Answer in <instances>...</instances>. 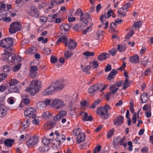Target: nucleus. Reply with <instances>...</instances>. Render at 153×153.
<instances>
[{
  "label": "nucleus",
  "instance_id": "f257e3e1",
  "mask_svg": "<svg viewBox=\"0 0 153 153\" xmlns=\"http://www.w3.org/2000/svg\"><path fill=\"white\" fill-rule=\"evenodd\" d=\"M42 85V83L40 80H34L31 82L28 91L31 95H34L41 90Z\"/></svg>",
  "mask_w": 153,
  "mask_h": 153
},
{
  "label": "nucleus",
  "instance_id": "f03ea898",
  "mask_svg": "<svg viewBox=\"0 0 153 153\" xmlns=\"http://www.w3.org/2000/svg\"><path fill=\"white\" fill-rule=\"evenodd\" d=\"M107 85H103L101 83H99L91 86L88 89V92L91 93H92L95 91L102 92L106 88Z\"/></svg>",
  "mask_w": 153,
  "mask_h": 153
},
{
  "label": "nucleus",
  "instance_id": "7ed1b4c3",
  "mask_svg": "<svg viewBox=\"0 0 153 153\" xmlns=\"http://www.w3.org/2000/svg\"><path fill=\"white\" fill-rule=\"evenodd\" d=\"M109 106L107 105L103 107H99L97 110V113L100 117L103 119H106L108 117V108Z\"/></svg>",
  "mask_w": 153,
  "mask_h": 153
},
{
  "label": "nucleus",
  "instance_id": "20e7f679",
  "mask_svg": "<svg viewBox=\"0 0 153 153\" xmlns=\"http://www.w3.org/2000/svg\"><path fill=\"white\" fill-rule=\"evenodd\" d=\"M22 25L20 22H14L11 24L9 28V32L11 34H14L20 30Z\"/></svg>",
  "mask_w": 153,
  "mask_h": 153
},
{
  "label": "nucleus",
  "instance_id": "39448f33",
  "mask_svg": "<svg viewBox=\"0 0 153 153\" xmlns=\"http://www.w3.org/2000/svg\"><path fill=\"white\" fill-rule=\"evenodd\" d=\"M83 15V13L82 10L80 8L77 9L74 13V15L75 16H80V27L82 28L85 27L88 24V21L82 17Z\"/></svg>",
  "mask_w": 153,
  "mask_h": 153
},
{
  "label": "nucleus",
  "instance_id": "423d86ee",
  "mask_svg": "<svg viewBox=\"0 0 153 153\" xmlns=\"http://www.w3.org/2000/svg\"><path fill=\"white\" fill-rule=\"evenodd\" d=\"M51 104L52 107L56 108V109H61L66 105L63 101L57 99L52 100Z\"/></svg>",
  "mask_w": 153,
  "mask_h": 153
},
{
  "label": "nucleus",
  "instance_id": "0eeeda50",
  "mask_svg": "<svg viewBox=\"0 0 153 153\" xmlns=\"http://www.w3.org/2000/svg\"><path fill=\"white\" fill-rule=\"evenodd\" d=\"M13 42V39L8 37L1 40L0 41V45L3 48H8L11 46Z\"/></svg>",
  "mask_w": 153,
  "mask_h": 153
},
{
  "label": "nucleus",
  "instance_id": "6e6552de",
  "mask_svg": "<svg viewBox=\"0 0 153 153\" xmlns=\"http://www.w3.org/2000/svg\"><path fill=\"white\" fill-rule=\"evenodd\" d=\"M75 135L77 136L76 139L78 143L84 141L85 139V135L84 133H81V129L77 128L75 129Z\"/></svg>",
  "mask_w": 153,
  "mask_h": 153
},
{
  "label": "nucleus",
  "instance_id": "1a4fd4ad",
  "mask_svg": "<svg viewBox=\"0 0 153 153\" xmlns=\"http://www.w3.org/2000/svg\"><path fill=\"white\" fill-rule=\"evenodd\" d=\"M24 115L26 118L27 117L35 118L36 116V109L34 108H30L25 111Z\"/></svg>",
  "mask_w": 153,
  "mask_h": 153
},
{
  "label": "nucleus",
  "instance_id": "9d476101",
  "mask_svg": "<svg viewBox=\"0 0 153 153\" xmlns=\"http://www.w3.org/2000/svg\"><path fill=\"white\" fill-rule=\"evenodd\" d=\"M38 141V137L35 136L31 137L27 141L26 144L29 147H31L36 144Z\"/></svg>",
  "mask_w": 153,
  "mask_h": 153
},
{
  "label": "nucleus",
  "instance_id": "9b49d317",
  "mask_svg": "<svg viewBox=\"0 0 153 153\" xmlns=\"http://www.w3.org/2000/svg\"><path fill=\"white\" fill-rule=\"evenodd\" d=\"M123 117L121 116H120L116 118L113 120L114 125L116 126H120L123 123Z\"/></svg>",
  "mask_w": 153,
  "mask_h": 153
},
{
  "label": "nucleus",
  "instance_id": "f8f14e48",
  "mask_svg": "<svg viewBox=\"0 0 153 153\" xmlns=\"http://www.w3.org/2000/svg\"><path fill=\"white\" fill-rule=\"evenodd\" d=\"M30 12L31 15L33 17L36 18H38L39 17V12L36 7L31 6L30 8Z\"/></svg>",
  "mask_w": 153,
  "mask_h": 153
},
{
  "label": "nucleus",
  "instance_id": "ddd939ff",
  "mask_svg": "<svg viewBox=\"0 0 153 153\" xmlns=\"http://www.w3.org/2000/svg\"><path fill=\"white\" fill-rule=\"evenodd\" d=\"M70 27L69 25L67 24H62L60 26V30L62 33L63 34L67 33L70 29Z\"/></svg>",
  "mask_w": 153,
  "mask_h": 153
},
{
  "label": "nucleus",
  "instance_id": "4468645a",
  "mask_svg": "<svg viewBox=\"0 0 153 153\" xmlns=\"http://www.w3.org/2000/svg\"><path fill=\"white\" fill-rule=\"evenodd\" d=\"M55 91L54 87L51 86L45 90L43 92V94L45 96L51 95L54 93Z\"/></svg>",
  "mask_w": 153,
  "mask_h": 153
},
{
  "label": "nucleus",
  "instance_id": "2eb2a0df",
  "mask_svg": "<svg viewBox=\"0 0 153 153\" xmlns=\"http://www.w3.org/2000/svg\"><path fill=\"white\" fill-rule=\"evenodd\" d=\"M77 43L74 40L71 39H70L68 40V47L69 49L73 50L76 47Z\"/></svg>",
  "mask_w": 153,
  "mask_h": 153
},
{
  "label": "nucleus",
  "instance_id": "dca6fc26",
  "mask_svg": "<svg viewBox=\"0 0 153 153\" xmlns=\"http://www.w3.org/2000/svg\"><path fill=\"white\" fill-rule=\"evenodd\" d=\"M139 59V56L137 54L131 56L129 58V61L134 64L138 63L140 61Z\"/></svg>",
  "mask_w": 153,
  "mask_h": 153
},
{
  "label": "nucleus",
  "instance_id": "f3484780",
  "mask_svg": "<svg viewBox=\"0 0 153 153\" xmlns=\"http://www.w3.org/2000/svg\"><path fill=\"white\" fill-rule=\"evenodd\" d=\"M7 108L3 104H0V117H4L7 113Z\"/></svg>",
  "mask_w": 153,
  "mask_h": 153
},
{
  "label": "nucleus",
  "instance_id": "a211bd4d",
  "mask_svg": "<svg viewBox=\"0 0 153 153\" xmlns=\"http://www.w3.org/2000/svg\"><path fill=\"white\" fill-rule=\"evenodd\" d=\"M110 55L106 53H103L100 54L97 57V59L100 61L105 60L109 57Z\"/></svg>",
  "mask_w": 153,
  "mask_h": 153
},
{
  "label": "nucleus",
  "instance_id": "6ab92c4d",
  "mask_svg": "<svg viewBox=\"0 0 153 153\" xmlns=\"http://www.w3.org/2000/svg\"><path fill=\"white\" fill-rule=\"evenodd\" d=\"M67 39V37L66 36H63L59 38L57 41L56 43L58 45L59 42H62L64 43L65 46H68Z\"/></svg>",
  "mask_w": 153,
  "mask_h": 153
},
{
  "label": "nucleus",
  "instance_id": "aec40b11",
  "mask_svg": "<svg viewBox=\"0 0 153 153\" xmlns=\"http://www.w3.org/2000/svg\"><path fill=\"white\" fill-rule=\"evenodd\" d=\"M117 71L114 69H112L109 74L107 77V79L110 81L111 80L114 78V76L117 73Z\"/></svg>",
  "mask_w": 153,
  "mask_h": 153
},
{
  "label": "nucleus",
  "instance_id": "412c9836",
  "mask_svg": "<svg viewBox=\"0 0 153 153\" xmlns=\"http://www.w3.org/2000/svg\"><path fill=\"white\" fill-rule=\"evenodd\" d=\"M66 137L65 136L62 134H61L60 135L58 136H56V140L57 142L61 143L65 140Z\"/></svg>",
  "mask_w": 153,
  "mask_h": 153
},
{
  "label": "nucleus",
  "instance_id": "4be33fe9",
  "mask_svg": "<svg viewBox=\"0 0 153 153\" xmlns=\"http://www.w3.org/2000/svg\"><path fill=\"white\" fill-rule=\"evenodd\" d=\"M106 18V16L105 17V16L102 15L100 17V19L102 25L105 24V26L104 27L105 29H107L108 25V21L105 22V20Z\"/></svg>",
  "mask_w": 153,
  "mask_h": 153
},
{
  "label": "nucleus",
  "instance_id": "5701e85b",
  "mask_svg": "<svg viewBox=\"0 0 153 153\" xmlns=\"http://www.w3.org/2000/svg\"><path fill=\"white\" fill-rule=\"evenodd\" d=\"M51 102V101L50 100L46 99L44 101L40 102L38 104V105H41V106H40V108H43L49 105Z\"/></svg>",
  "mask_w": 153,
  "mask_h": 153
},
{
  "label": "nucleus",
  "instance_id": "b1692460",
  "mask_svg": "<svg viewBox=\"0 0 153 153\" xmlns=\"http://www.w3.org/2000/svg\"><path fill=\"white\" fill-rule=\"evenodd\" d=\"M53 138H49V137H45L43 138L42 142L44 145L48 146V145L49 144L51 141H52Z\"/></svg>",
  "mask_w": 153,
  "mask_h": 153
},
{
  "label": "nucleus",
  "instance_id": "393cba45",
  "mask_svg": "<svg viewBox=\"0 0 153 153\" xmlns=\"http://www.w3.org/2000/svg\"><path fill=\"white\" fill-rule=\"evenodd\" d=\"M14 140L10 139H7L4 141L5 145L7 147H11L14 142Z\"/></svg>",
  "mask_w": 153,
  "mask_h": 153
},
{
  "label": "nucleus",
  "instance_id": "a878e982",
  "mask_svg": "<svg viewBox=\"0 0 153 153\" xmlns=\"http://www.w3.org/2000/svg\"><path fill=\"white\" fill-rule=\"evenodd\" d=\"M10 87H13L15 86L16 84L19 83V81L16 79H10L8 82Z\"/></svg>",
  "mask_w": 153,
  "mask_h": 153
},
{
  "label": "nucleus",
  "instance_id": "bb28decb",
  "mask_svg": "<svg viewBox=\"0 0 153 153\" xmlns=\"http://www.w3.org/2000/svg\"><path fill=\"white\" fill-rule=\"evenodd\" d=\"M140 99L142 103H146L148 100L147 94L146 93H143V95L141 96Z\"/></svg>",
  "mask_w": 153,
  "mask_h": 153
},
{
  "label": "nucleus",
  "instance_id": "cd10ccee",
  "mask_svg": "<svg viewBox=\"0 0 153 153\" xmlns=\"http://www.w3.org/2000/svg\"><path fill=\"white\" fill-rule=\"evenodd\" d=\"M117 49L119 52H123L126 50V47L124 44L122 45L118 44L117 45Z\"/></svg>",
  "mask_w": 153,
  "mask_h": 153
},
{
  "label": "nucleus",
  "instance_id": "c85d7f7f",
  "mask_svg": "<svg viewBox=\"0 0 153 153\" xmlns=\"http://www.w3.org/2000/svg\"><path fill=\"white\" fill-rule=\"evenodd\" d=\"M119 144L120 146L123 145L124 148H125L127 146V142L126 139V137H123L122 139H121L119 142Z\"/></svg>",
  "mask_w": 153,
  "mask_h": 153
},
{
  "label": "nucleus",
  "instance_id": "c756f323",
  "mask_svg": "<svg viewBox=\"0 0 153 153\" xmlns=\"http://www.w3.org/2000/svg\"><path fill=\"white\" fill-rule=\"evenodd\" d=\"M115 130L114 128H112L108 131L107 134V137L110 138L113 135L115 132Z\"/></svg>",
  "mask_w": 153,
  "mask_h": 153
},
{
  "label": "nucleus",
  "instance_id": "7c9ffc66",
  "mask_svg": "<svg viewBox=\"0 0 153 153\" xmlns=\"http://www.w3.org/2000/svg\"><path fill=\"white\" fill-rule=\"evenodd\" d=\"M118 90L119 88L116 87L115 85H112L110 87V90L113 94L116 93Z\"/></svg>",
  "mask_w": 153,
  "mask_h": 153
},
{
  "label": "nucleus",
  "instance_id": "2f4dec72",
  "mask_svg": "<svg viewBox=\"0 0 153 153\" xmlns=\"http://www.w3.org/2000/svg\"><path fill=\"white\" fill-rule=\"evenodd\" d=\"M17 87V86H15L13 87H10L9 91L10 93L19 92V88Z\"/></svg>",
  "mask_w": 153,
  "mask_h": 153
},
{
  "label": "nucleus",
  "instance_id": "473e14b6",
  "mask_svg": "<svg viewBox=\"0 0 153 153\" xmlns=\"http://www.w3.org/2000/svg\"><path fill=\"white\" fill-rule=\"evenodd\" d=\"M42 115L43 117L46 119H48L52 115V114L48 111H45L42 113Z\"/></svg>",
  "mask_w": 153,
  "mask_h": 153
},
{
  "label": "nucleus",
  "instance_id": "72a5a7b5",
  "mask_svg": "<svg viewBox=\"0 0 153 153\" xmlns=\"http://www.w3.org/2000/svg\"><path fill=\"white\" fill-rule=\"evenodd\" d=\"M84 56H93L94 55V53L93 52H90L89 51H86L83 53Z\"/></svg>",
  "mask_w": 153,
  "mask_h": 153
},
{
  "label": "nucleus",
  "instance_id": "f704fd0d",
  "mask_svg": "<svg viewBox=\"0 0 153 153\" xmlns=\"http://www.w3.org/2000/svg\"><path fill=\"white\" fill-rule=\"evenodd\" d=\"M72 55L73 53L69 51H66L64 53L65 57L66 59L70 58Z\"/></svg>",
  "mask_w": 153,
  "mask_h": 153
},
{
  "label": "nucleus",
  "instance_id": "c9c22d12",
  "mask_svg": "<svg viewBox=\"0 0 153 153\" xmlns=\"http://www.w3.org/2000/svg\"><path fill=\"white\" fill-rule=\"evenodd\" d=\"M15 57V55L13 54L12 55L11 53H8V56L7 57L8 59V62H12L13 63V60H14V58Z\"/></svg>",
  "mask_w": 153,
  "mask_h": 153
},
{
  "label": "nucleus",
  "instance_id": "e433bc0d",
  "mask_svg": "<svg viewBox=\"0 0 153 153\" xmlns=\"http://www.w3.org/2000/svg\"><path fill=\"white\" fill-rule=\"evenodd\" d=\"M129 83H128V81L127 78H126L125 80L124 83L123 85V88L125 90L127 88L129 87Z\"/></svg>",
  "mask_w": 153,
  "mask_h": 153
},
{
  "label": "nucleus",
  "instance_id": "4c0bfd02",
  "mask_svg": "<svg viewBox=\"0 0 153 153\" xmlns=\"http://www.w3.org/2000/svg\"><path fill=\"white\" fill-rule=\"evenodd\" d=\"M100 100H96L92 104L89 106V108H94L97 106L100 103Z\"/></svg>",
  "mask_w": 153,
  "mask_h": 153
},
{
  "label": "nucleus",
  "instance_id": "58836bf2",
  "mask_svg": "<svg viewBox=\"0 0 153 153\" xmlns=\"http://www.w3.org/2000/svg\"><path fill=\"white\" fill-rule=\"evenodd\" d=\"M89 65L91 66L92 65L94 68H96L99 66L98 62L94 60L92 62H90Z\"/></svg>",
  "mask_w": 153,
  "mask_h": 153
},
{
  "label": "nucleus",
  "instance_id": "ea45409f",
  "mask_svg": "<svg viewBox=\"0 0 153 153\" xmlns=\"http://www.w3.org/2000/svg\"><path fill=\"white\" fill-rule=\"evenodd\" d=\"M91 65H86L85 66H83L82 67H81L82 70L84 71L85 72L87 73H88V71L91 68Z\"/></svg>",
  "mask_w": 153,
  "mask_h": 153
},
{
  "label": "nucleus",
  "instance_id": "a19ab883",
  "mask_svg": "<svg viewBox=\"0 0 153 153\" xmlns=\"http://www.w3.org/2000/svg\"><path fill=\"white\" fill-rule=\"evenodd\" d=\"M64 86L65 85L64 84H61L57 86H54L53 87H54L55 91H58L62 89Z\"/></svg>",
  "mask_w": 153,
  "mask_h": 153
},
{
  "label": "nucleus",
  "instance_id": "79ce46f5",
  "mask_svg": "<svg viewBox=\"0 0 153 153\" xmlns=\"http://www.w3.org/2000/svg\"><path fill=\"white\" fill-rule=\"evenodd\" d=\"M101 146L100 145L96 146L94 149L93 153H97L99 152L101 150Z\"/></svg>",
  "mask_w": 153,
  "mask_h": 153
},
{
  "label": "nucleus",
  "instance_id": "37998d69",
  "mask_svg": "<svg viewBox=\"0 0 153 153\" xmlns=\"http://www.w3.org/2000/svg\"><path fill=\"white\" fill-rule=\"evenodd\" d=\"M141 24L142 22L138 21L134 23V24L133 25V26L136 28H139L141 26Z\"/></svg>",
  "mask_w": 153,
  "mask_h": 153
},
{
  "label": "nucleus",
  "instance_id": "c03bdc74",
  "mask_svg": "<svg viewBox=\"0 0 153 153\" xmlns=\"http://www.w3.org/2000/svg\"><path fill=\"white\" fill-rule=\"evenodd\" d=\"M46 147H47V149H44V147H42L41 146L40 147H39L38 150L39 151L42 152L46 151H48L49 150L50 147L48 146H46Z\"/></svg>",
  "mask_w": 153,
  "mask_h": 153
},
{
  "label": "nucleus",
  "instance_id": "a18cd8bd",
  "mask_svg": "<svg viewBox=\"0 0 153 153\" xmlns=\"http://www.w3.org/2000/svg\"><path fill=\"white\" fill-rule=\"evenodd\" d=\"M36 52V48L34 47H33L29 49L27 51L28 54H33Z\"/></svg>",
  "mask_w": 153,
  "mask_h": 153
},
{
  "label": "nucleus",
  "instance_id": "49530a36",
  "mask_svg": "<svg viewBox=\"0 0 153 153\" xmlns=\"http://www.w3.org/2000/svg\"><path fill=\"white\" fill-rule=\"evenodd\" d=\"M7 76V74H0V82L4 80Z\"/></svg>",
  "mask_w": 153,
  "mask_h": 153
},
{
  "label": "nucleus",
  "instance_id": "de8ad7c7",
  "mask_svg": "<svg viewBox=\"0 0 153 153\" xmlns=\"http://www.w3.org/2000/svg\"><path fill=\"white\" fill-rule=\"evenodd\" d=\"M67 113L66 111L65 110L61 111L59 112V115L62 118L63 117H64L66 114Z\"/></svg>",
  "mask_w": 153,
  "mask_h": 153
},
{
  "label": "nucleus",
  "instance_id": "09e8293b",
  "mask_svg": "<svg viewBox=\"0 0 153 153\" xmlns=\"http://www.w3.org/2000/svg\"><path fill=\"white\" fill-rule=\"evenodd\" d=\"M3 20L4 21L6 22H11V18L9 17L5 18L2 17L1 18L0 17V20Z\"/></svg>",
  "mask_w": 153,
  "mask_h": 153
},
{
  "label": "nucleus",
  "instance_id": "8fccbe9b",
  "mask_svg": "<svg viewBox=\"0 0 153 153\" xmlns=\"http://www.w3.org/2000/svg\"><path fill=\"white\" fill-rule=\"evenodd\" d=\"M2 71L4 72H7L9 71V66L7 65H4L2 66Z\"/></svg>",
  "mask_w": 153,
  "mask_h": 153
},
{
  "label": "nucleus",
  "instance_id": "3c124183",
  "mask_svg": "<svg viewBox=\"0 0 153 153\" xmlns=\"http://www.w3.org/2000/svg\"><path fill=\"white\" fill-rule=\"evenodd\" d=\"M14 97H9L7 100V102L10 105H12L14 103V101L13 99Z\"/></svg>",
  "mask_w": 153,
  "mask_h": 153
},
{
  "label": "nucleus",
  "instance_id": "603ef678",
  "mask_svg": "<svg viewBox=\"0 0 153 153\" xmlns=\"http://www.w3.org/2000/svg\"><path fill=\"white\" fill-rule=\"evenodd\" d=\"M38 70V68L36 66H32L30 67V71L31 73L34 72Z\"/></svg>",
  "mask_w": 153,
  "mask_h": 153
},
{
  "label": "nucleus",
  "instance_id": "864d4df0",
  "mask_svg": "<svg viewBox=\"0 0 153 153\" xmlns=\"http://www.w3.org/2000/svg\"><path fill=\"white\" fill-rule=\"evenodd\" d=\"M108 52L111 55L114 56L115 55L117 51L116 49H114L109 51Z\"/></svg>",
  "mask_w": 153,
  "mask_h": 153
},
{
  "label": "nucleus",
  "instance_id": "5fc2aeb1",
  "mask_svg": "<svg viewBox=\"0 0 153 153\" xmlns=\"http://www.w3.org/2000/svg\"><path fill=\"white\" fill-rule=\"evenodd\" d=\"M21 60V58L20 57L18 56H15L14 58V60H13V63H18Z\"/></svg>",
  "mask_w": 153,
  "mask_h": 153
},
{
  "label": "nucleus",
  "instance_id": "6e6d98bb",
  "mask_svg": "<svg viewBox=\"0 0 153 153\" xmlns=\"http://www.w3.org/2000/svg\"><path fill=\"white\" fill-rule=\"evenodd\" d=\"M39 19L41 22L45 23L46 22L47 18L45 16H42L40 17Z\"/></svg>",
  "mask_w": 153,
  "mask_h": 153
},
{
  "label": "nucleus",
  "instance_id": "4d7b16f0",
  "mask_svg": "<svg viewBox=\"0 0 153 153\" xmlns=\"http://www.w3.org/2000/svg\"><path fill=\"white\" fill-rule=\"evenodd\" d=\"M57 61V58L56 57L51 56V61L52 63H54L56 62Z\"/></svg>",
  "mask_w": 153,
  "mask_h": 153
},
{
  "label": "nucleus",
  "instance_id": "13d9d810",
  "mask_svg": "<svg viewBox=\"0 0 153 153\" xmlns=\"http://www.w3.org/2000/svg\"><path fill=\"white\" fill-rule=\"evenodd\" d=\"M111 69V66L108 64L105 67V71L106 72H108V71H110Z\"/></svg>",
  "mask_w": 153,
  "mask_h": 153
},
{
  "label": "nucleus",
  "instance_id": "bf43d9fd",
  "mask_svg": "<svg viewBox=\"0 0 153 153\" xmlns=\"http://www.w3.org/2000/svg\"><path fill=\"white\" fill-rule=\"evenodd\" d=\"M151 108V107L149 105L145 104L144 105L143 107V110L145 111H149L150 110Z\"/></svg>",
  "mask_w": 153,
  "mask_h": 153
},
{
  "label": "nucleus",
  "instance_id": "052dcab7",
  "mask_svg": "<svg viewBox=\"0 0 153 153\" xmlns=\"http://www.w3.org/2000/svg\"><path fill=\"white\" fill-rule=\"evenodd\" d=\"M32 122L33 124L36 125H38L39 124V121L38 119L34 118L33 120H32Z\"/></svg>",
  "mask_w": 153,
  "mask_h": 153
},
{
  "label": "nucleus",
  "instance_id": "680f3d73",
  "mask_svg": "<svg viewBox=\"0 0 153 153\" xmlns=\"http://www.w3.org/2000/svg\"><path fill=\"white\" fill-rule=\"evenodd\" d=\"M96 35L98 37L100 38L103 35V31L99 30L96 33Z\"/></svg>",
  "mask_w": 153,
  "mask_h": 153
},
{
  "label": "nucleus",
  "instance_id": "e2e57ef3",
  "mask_svg": "<svg viewBox=\"0 0 153 153\" xmlns=\"http://www.w3.org/2000/svg\"><path fill=\"white\" fill-rule=\"evenodd\" d=\"M151 70L150 68H148L144 72V74L145 76H148L151 73Z\"/></svg>",
  "mask_w": 153,
  "mask_h": 153
},
{
  "label": "nucleus",
  "instance_id": "0e129e2a",
  "mask_svg": "<svg viewBox=\"0 0 153 153\" xmlns=\"http://www.w3.org/2000/svg\"><path fill=\"white\" fill-rule=\"evenodd\" d=\"M117 27V25H116V24L114 22L111 23L110 25V28L112 30L114 29Z\"/></svg>",
  "mask_w": 153,
  "mask_h": 153
},
{
  "label": "nucleus",
  "instance_id": "69168bd1",
  "mask_svg": "<svg viewBox=\"0 0 153 153\" xmlns=\"http://www.w3.org/2000/svg\"><path fill=\"white\" fill-rule=\"evenodd\" d=\"M112 93L111 92H109L107 94H106L105 95V97H106V99L107 101H109V97H111L112 95Z\"/></svg>",
  "mask_w": 153,
  "mask_h": 153
},
{
  "label": "nucleus",
  "instance_id": "338daca9",
  "mask_svg": "<svg viewBox=\"0 0 153 153\" xmlns=\"http://www.w3.org/2000/svg\"><path fill=\"white\" fill-rule=\"evenodd\" d=\"M29 126V120H27L24 123L23 127L24 128H26L28 127Z\"/></svg>",
  "mask_w": 153,
  "mask_h": 153
},
{
  "label": "nucleus",
  "instance_id": "774afa93",
  "mask_svg": "<svg viewBox=\"0 0 153 153\" xmlns=\"http://www.w3.org/2000/svg\"><path fill=\"white\" fill-rule=\"evenodd\" d=\"M61 118L59 114L53 117V120L55 121H58L60 120Z\"/></svg>",
  "mask_w": 153,
  "mask_h": 153
}]
</instances>
